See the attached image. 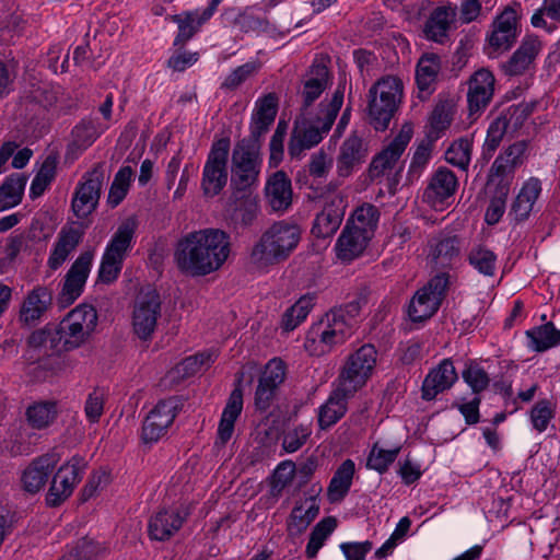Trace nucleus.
I'll return each instance as SVG.
<instances>
[{
  "label": "nucleus",
  "instance_id": "48",
  "mask_svg": "<svg viewBox=\"0 0 560 560\" xmlns=\"http://www.w3.org/2000/svg\"><path fill=\"white\" fill-rule=\"evenodd\" d=\"M26 180L21 176H11L0 187V211L18 206L23 196Z\"/></svg>",
  "mask_w": 560,
  "mask_h": 560
},
{
  "label": "nucleus",
  "instance_id": "9",
  "mask_svg": "<svg viewBox=\"0 0 560 560\" xmlns=\"http://www.w3.org/2000/svg\"><path fill=\"white\" fill-rule=\"evenodd\" d=\"M520 9L518 3L508 5L493 20L485 46V51L489 58H498L516 42L520 34Z\"/></svg>",
  "mask_w": 560,
  "mask_h": 560
},
{
  "label": "nucleus",
  "instance_id": "16",
  "mask_svg": "<svg viewBox=\"0 0 560 560\" xmlns=\"http://www.w3.org/2000/svg\"><path fill=\"white\" fill-rule=\"evenodd\" d=\"M347 206V198L340 191L325 195L323 209L314 220L312 233L323 238L334 235L343 220Z\"/></svg>",
  "mask_w": 560,
  "mask_h": 560
},
{
  "label": "nucleus",
  "instance_id": "15",
  "mask_svg": "<svg viewBox=\"0 0 560 560\" xmlns=\"http://www.w3.org/2000/svg\"><path fill=\"white\" fill-rule=\"evenodd\" d=\"M161 315L160 295L154 290L141 292L133 306L131 324L138 338L148 340L155 331Z\"/></svg>",
  "mask_w": 560,
  "mask_h": 560
},
{
  "label": "nucleus",
  "instance_id": "32",
  "mask_svg": "<svg viewBox=\"0 0 560 560\" xmlns=\"http://www.w3.org/2000/svg\"><path fill=\"white\" fill-rule=\"evenodd\" d=\"M208 9H197L192 11H185L172 18L173 22L177 24L178 33L174 39V46H184L190 40L200 27L208 22L213 14L206 15Z\"/></svg>",
  "mask_w": 560,
  "mask_h": 560
},
{
  "label": "nucleus",
  "instance_id": "56",
  "mask_svg": "<svg viewBox=\"0 0 560 560\" xmlns=\"http://www.w3.org/2000/svg\"><path fill=\"white\" fill-rule=\"evenodd\" d=\"M259 65L248 61L232 70L221 83V89L234 91L258 72Z\"/></svg>",
  "mask_w": 560,
  "mask_h": 560
},
{
  "label": "nucleus",
  "instance_id": "29",
  "mask_svg": "<svg viewBox=\"0 0 560 560\" xmlns=\"http://www.w3.org/2000/svg\"><path fill=\"white\" fill-rule=\"evenodd\" d=\"M366 154L362 139L357 135L350 136L340 147L337 158L338 175L348 177L364 162Z\"/></svg>",
  "mask_w": 560,
  "mask_h": 560
},
{
  "label": "nucleus",
  "instance_id": "39",
  "mask_svg": "<svg viewBox=\"0 0 560 560\" xmlns=\"http://www.w3.org/2000/svg\"><path fill=\"white\" fill-rule=\"evenodd\" d=\"M278 110V97L269 93L259 97L255 104V112L252 117V135L256 138L265 133L273 122Z\"/></svg>",
  "mask_w": 560,
  "mask_h": 560
},
{
  "label": "nucleus",
  "instance_id": "25",
  "mask_svg": "<svg viewBox=\"0 0 560 560\" xmlns=\"http://www.w3.org/2000/svg\"><path fill=\"white\" fill-rule=\"evenodd\" d=\"M458 375L451 359L442 360L431 369L422 384V398L434 399L440 393L450 389L457 381Z\"/></svg>",
  "mask_w": 560,
  "mask_h": 560
},
{
  "label": "nucleus",
  "instance_id": "38",
  "mask_svg": "<svg viewBox=\"0 0 560 560\" xmlns=\"http://www.w3.org/2000/svg\"><path fill=\"white\" fill-rule=\"evenodd\" d=\"M456 15L453 7H438L430 14L425 26V37L439 44L447 38L448 30Z\"/></svg>",
  "mask_w": 560,
  "mask_h": 560
},
{
  "label": "nucleus",
  "instance_id": "54",
  "mask_svg": "<svg viewBox=\"0 0 560 560\" xmlns=\"http://www.w3.org/2000/svg\"><path fill=\"white\" fill-rule=\"evenodd\" d=\"M509 121L505 116L497 117L489 126L487 130V137L483 143V155L492 156L495 150L499 148L504 135L506 133Z\"/></svg>",
  "mask_w": 560,
  "mask_h": 560
},
{
  "label": "nucleus",
  "instance_id": "59",
  "mask_svg": "<svg viewBox=\"0 0 560 560\" xmlns=\"http://www.w3.org/2000/svg\"><path fill=\"white\" fill-rule=\"evenodd\" d=\"M312 434L311 424H300L284 432L282 447L287 453L299 451Z\"/></svg>",
  "mask_w": 560,
  "mask_h": 560
},
{
  "label": "nucleus",
  "instance_id": "14",
  "mask_svg": "<svg viewBox=\"0 0 560 560\" xmlns=\"http://www.w3.org/2000/svg\"><path fill=\"white\" fill-rule=\"evenodd\" d=\"M413 135L410 124L402 125L397 136L373 159L370 166L372 178L389 175L401 170L400 158Z\"/></svg>",
  "mask_w": 560,
  "mask_h": 560
},
{
  "label": "nucleus",
  "instance_id": "41",
  "mask_svg": "<svg viewBox=\"0 0 560 560\" xmlns=\"http://www.w3.org/2000/svg\"><path fill=\"white\" fill-rule=\"evenodd\" d=\"M354 474L355 464L352 459L348 458L340 464L327 488L329 502L336 503L343 500L352 486Z\"/></svg>",
  "mask_w": 560,
  "mask_h": 560
},
{
  "label": "nucleus",
  "instance_id": "33",
  "mask_svg": "<svg viewBox=\"0 0 560 560\" xmlns=\"http://www.w3.org/2000/svg\"><path fill=\"white\" fill-rule=\"evenodd\" d=\"M542 191V185L539 178L529 177L525 180L512 203L511 212L516 220H525L534 211L539 196Z\"/></svg>",
  "mask_w": 560,
  "mask_h": 560
},
{
  "label": "nucleus",
  "instance_id": "18",
  "mask_svg": "<svg viewBox=\"0 0 560 560\" xmlns=\"http://www.w3.org/2000/svg\"><path fill=\"white\" fill-rule=\"evenodd\" d=\"M458 182L455 174L446 167L438 168L423 192V201L431 208L442 211L450 205Z\"/></svg>",
  "mask_w": 560,
  "mask_h": 560
},
{
  "label": "nucleus",
  "instance_id": "7",
  "mask_svg": "<svg viewBox=\"0 0 560 560\" xmlns=\"http://www.w3.org/2000/svg\"><path fill=\"white\" fill-rule=\"evenodd\" d=\"M96 324L97 313L91 305L81 304L69 312L56 326L63 351L82 346L94 331Z\"/></svg>",
  "mask_w": 560,
  "mask_h": 560
},
{
  "label": "nucleus",
  "instance_id": "53",
  "mask_svg": "<svg viewBox=\"0 0 560 560\" xmlns=\"http://www.w3.org/2000/svg\"><path fill=\"white\" fill-rule=\"evenodd\" d=\"M400 452V446L392 450H385L374 444L370 451L366 466L380 474L387 471L388 467L395 462Z\"/></svg>",
  "mask_w": 560,
  "mask_h": 560
},
{
  "label": "nucleus",
  "instance_id": "3",
  "mask_svg": "<svg viewBox=\"0 0 560 560\" xmlns=\"http://www.w3.org/2000/svg\"><path fill=\"white\" fill-rule=\"evenodd\" d=\"M354 326L355 318L347 310H331L311 326L305 337L304 348L311 355L326 354L350 338Z\"/></svg>",
  "mask_w": 560,
  "mask_h": 560
},
{
  "label": "nucleus",
  "instance_id": "36",
  "mask_svg": "<svg viewBox=\"0 0 560 560\" xmlns=\"http://www.w3.org/2000/svg\"><path fill=\"white\" fill-rule=\"evenodd\" d=\"M243 409V393L236 387L232 390L229 400L222 411L218 427L217 443L224 445L231 440L234 432V424Z\"/></svg>",
  "mask_w": 560,
  "mask_h": 560
},
{
  "label": "nucleus",
  "instance_id": "13",
  "mask_svg": "<svg viewBox=\"0 0 560 560\" xmlns=\"http://www.w3.org/2000/svg\"><path fill=\"white\" fill-rule=\"evenodd\" d=\"M85 466L84 458L80 456H73L60 466L46 494V503L49 506L60 505L72 494L84 474Z\"/></svg>",
  "mask_w": 560,
  "mask_h": 560
},
{
  "label": "nucleus",
  "instance_id": "1",
  "mask_svg": "<svg viewBox=\"0 0 560 560\" xmlns=\"http://www.w3.org/2000/svg\"><path fill=\"white\" fill-rule=\"evenodd\" d=\"M231 252L230 235L219 229L190 232L177 243L174 259L180 271L206 276L218 270Z\"/></svg>",
  "mask_w": 560,
  "mask_h": 560
},
{
  "label": "nucleus",
  "instance_id": "58",
  "mask_svg": "<svg viewBox=\"0 0 560 560\" xmlns=\"http://www.w3.org/2000/svg\"><path fill=\"white\" fill-rule=\"evenodd\" d=\"M553 416V406L547 399L537 401L529 412L532 425L539 433L547 430L548 424L552 420Z\"/></svg>",
  "mask_w": 560,
  "mask_h": 560
},
{
  "label": "nucleus",
  "instance_id": "11",
  "mask_svg": "<svg viewBox=\"0 0 560 560\" xmlns=\"http://www.w3.org/2000/svg\"><path fill=\"white\" fill-rule=\"evenodd\" d=\"M450 276L441 272L419 289L410 301L408 315L412 322H422L432 317L440 308L446 295Z\"/></svg>",
  "mask_w": 560,
  "mask_h": 560
},
{
  "label": "nucleus",
  "instance_id": "34",
  "mask_svg": "<svg viewBox=\"0 0 560 560\" xmlns=\"http://www.w3.org/2000/svg\"><path fill=\"white\" fill-rule=\"evenodd\" d=\"M371 236L345 225L336 243L337 257L342 261H351L359 257L366 248Z\"/></svg>",
  "mask_w": 560,
  "mask_h": 560
},
{
  "label": "nucleus",
  "instance_id": "42",
  "mask_svg": "<svg viewBox=\"0 0 560 560\" xmlns=\"http://www.w3.org/2000/svg\"><path fill=\"white\" fill-rule=\"evenodd\" d=\"M80 243V234L74 229H62L50 252L47 265L51 270L59 269L68 259L69 255Z\"/></svg>",
  "mask_w": 560,
  "mask_h": 560
},
{
  "label": "nucleus",
  "instance_id": "10",
  "mask_svg": "<svg viewBox=\"0 0 560 560\" xmlns=\"http://www.w3.org/2000/svg\"><path fill=\"white\" fill-rule=\"evenodd\" d=\"M254 143L243 139L232 152V185L237 190H248L258 184L261 160Z\"/></svg>",
  "mask_w": 560,
  "mask_h": 560
},
{
  "label": "nucleus",
  "instance_id": "5",
  "mask_svg": "<svg viewBox=\"0 0 560 560\" xmlns=\"http://www.w3.org/2000/svg\"><path fill=\"white\" fill-rule=\"evenodd\" d=\"M402 81L394 75L377 80L368 93V118L373 128L383 131L388 128L402 100Z\"/></svg>",
  "mask_w": 560,
  "mask_h": 560
},
{
  "label": "nucleus",
  "instance_id": "47",
  "mask_svg": "<svg viewBox=\"0 0 560 560\" xmlns=\"http://www.w3.org/2000/svg\"><path fill=\"white\" fill-rule=\"evenodd\" d=\"M26 420L28 424L37 430L49 427L57 416L56 405L49 401H39L31 405L26 409Z\"/></svg>",
  "mask_w": 560,
  "mask_h": 560
},
{
  "label": "nucleus",
  "instance_id": "20",
  "mask_svg": "<svg viewBox=\"0 0 560 560\" xmlns=\"http://www.w3.org/2000/svg\"><path fill=\"white\" fill-rule=\"evenodd\" d=\"M93 258V252H84L73 261L65 276L60 293L61 303L71 304L82 294L91 272Z\"/></svg>",
  "mask_w": 560,
  "mask_h": 560
},
{
  "label": "nucleus",
  "instance_id": "37",
  "mask_svg": "<svg viewBox=\"0 0 560 560\" xmlns=\"http://www.w3.org/2000/svg\"><path fill=\"white\" fill-rule=\"evenodd\" d=\"M441 70V59L436 54L427 52L417 63L416 82L421 96H428L434 90V85Z\"/></svg>",
  "mask_w": 560,
  "mask_h": 560
},
{
  "label": "nucleus",
  "instance_id": "21",
  "mask_svg": "<svg viewBox=\"0 0 560 560\" xmlns=\"http://www.w3.org/2000/svg\"><path fill=\"white\" fill-rule=\"evenodd\" d=\"M494 75L488 69L477 70L468 80L467 102L469 115H479L490 103L494 92Z\"/></svg>",
  "mask_w": 560,
  "mask_h": 560
},
{
  "label": "nucleus",
  "instance_id": "61",
  "mask_svg": "<svg viewBox=\"0 0 560 560\" xmlns=\"http://www.w3.org/2000/svg\"><path fill=\"white\" fill-rule=\"evenodd\" d=\"M284 377L285 366L283 362L279 359H272L266 364L258 383L278 388L283 383Z\"/></svg>",
  "mask_w": 560,
  "mask_h": 560
},
{
  "label": "nucleus",
  "instance_id": "27",
  "mask_svg": "<svg viewBox=\"0 0 560 560\" xmlns=\"http://www.w3.org/2000/svg\"><path fill=\"white\" fill-rule=\"evenodd\" d=\"M187 516L178 508L162 509L149 522V535L154 540H166L183 525Z\"/></svg>",
  "mask_w": 560,
  "mask_h": 560
},
{
  "label": "nucleus",
  "instance_id": "40",
  "mask_svg": "<svg viewBox=\"0 0 560 560\" xmlns=\"http://www.w3.org/2000/svg\"><path fill=\"white\" fill-rule=\"evenodd\" d=\"M329 71L324 65H313L306 75L302 100L303 106L301 110H310L312 103L317 100L328 85Z\"/></svg>",
  "mask_w": 560,
  "mask_h": 560
},
{
  "label": "nucleus",
  "instance_id": "22",
  "mask_svg": "<svg viewBox=\"0 0 560 560\" xmlns=\"http://www.w3.org/2000/svg\"><path fill=\"white\" fill-rule=\"evenodd\" d=\"M59 457L56 454H45L33 459L21 472V486L31 494L39 492L46 485Z\"/></svg>",
  "mask_w": 560,
  "mask_h": 560
},
{
  "label": "nucleus",
  "instance_id": "43",
  "mask_svg": "<svg viewBox=\"0 0 560 560\" xmlns=\"http://www.w3.org/2000/svg\"><path fill=\"white\" fill-rule=\"evenodd\" d=\"M430 258L436 267L452 266L460 255V241L456 236H446L431 243Z\"/></svg>",
  "mask_w": 560,
  "mask_h": 560
},
{
  "label": "nucleus",
  "instance_id": "19",
  "mask_svg": "<svg viewBox=\"0 0 560 560\" xmlns=\"http://www.w3.org/2000/svg\"><path fill=\"white\" fill-rule=\"evenodd\" d=\"M103 179V173L97 168L83 177L72 198V210L77 218L84 219L95 210Z\"/></svg>",
  "mask_w": 560,
  "mask_h": 560
},
{
  "label": "nucleus",
  "instance_id": "51",
  "mask_svg": "<svg viewBox=\"0 0 560 560\" xmlns=\"http://www.w3.org/2000/svg\"><path fill=\"white\" fill-rule=\"evenodd\" d=\"M469 264L483 276H493L497 267V255L482 245L474 246L468 254Z\"/></svg>",
  "mask_w": 560,
  "mask_h": 560
},
{
  "label": "nucleus",
  "instance_id": "60",
  "mask_svg": "<svg viewBox=\"0 0 560 560\" xmlns=\"http://www.w3.org/2000/svg\"><path fill=\"white\" fill-rule=\"evenodd\" d=\"M215 359V351H205L186 358L182 361L179 368L185 374H195L208 369Z\"/></svg>",
  "mask_w": 560,
  "mask_h": 560
},
{
  "label": "nucleus",
  "instance_id": "62",
  "mask_svg": "<svg viewBox=\"0 0 560 560\" xmlns=\"http://www.w3.org/2000/svg\"><path fill=\"white\" fill-rule=\"evenodd\" d=\"M332 167V158L324 151H318L311 156L308 173L315 179H325Z\"/></svg>",
  "mask_w": 560,
  "mask_h": 560
},
{
  "label": "nucleus",
  "instance_id": "49",
  "mask_svg": "<svg viewBox=\"0 0 560 560\" xmlns=\"http://www.w3.org/2000/svg\"><path fill=\"white\" fill-rule=\"evenodd\" d=\"M335 528L336 521L332 517H326L315 525L310 535V539L305 549L307 558H316L318 551L325 545V541L331 535Z\"/></svg>",
  "mask_w": 560,
  "mask_h": 560
},
{
  "label": "nucleus",
  "instance_id": "52",
  "mask_svg": "<svg viewBox=\"0 0 560 560\" xmlns=\"http://www.w3.org/2000/svg\"><path fill=\"white\" fill-rule=\"evenodd\" d=\"M472 142L468 138H460L454 141L445 152L447 163L466 170L471 159Z\"/></svg>",
  "mask_w": 560,
  "mask_h": 560
},
{
  "label": "nucleus",
  "instance_id": "17",
  "mask_svg": "<svg viewBox=\"0 0 560 560\" xmlns=\"http://www.w3.org/2000/svg\"><path fill=\"white\" fill-rule=\"evenodd\" d=\"M177 401L174 398L161 400L150 411L142 424V440L155 443L167 432L177 413Z\"/></svg>",
  "mask_w": 560,
  "mask_h": 560
},
{
  "label": "nucleus",
  "instance_id": "31",
  "mask_svg": "<svg viewBox=\"0 0 560 560\" xmlns=\"http://www.w3.org/2000/svg\"><path fill=\"white\" fill-rule=\"evenodd\" d=\"M319 513V502L316 497H308L299 501L292 509L287 521L290 536H300L306 530Z\"/></svg>",
  "mask_w": 560,
  "mask_h": 560
},
{
  "label": "nucleus",
  "instance_id": "26",
  "mask_svg": "<svg viewBox=\"0 0 560 560\" xmlns=\"http://www.w3.org/2000/svg\"><path fill=\"white\" fill-rule=\"evenodd\" d=\"M265 197L273 212H285L292 205V185L282 171L272 174L265 187Z\"/></svg>",
  "mask_w": 560,
  "mask_h": 560
},
{
  "label": "nucleus",
  "instance_id": "12",
  "mask_svg": "<svg viewBox=\"0 0 560 560\" xmlns=\"http://www.w3.org/2000/svg\"><path fill=\"white\" fill-rule=\"evenodd\" d=\"M229 152L228 138H221L212 143L202 170L201 189L206 196H217L225 187Z\"/></svg>",
  "mask_w": 560,
  "mask_h": 560
},
{
  "label": "nucleus",
  "instance_id": "63",
  "mask_svg": "<svg viewBox=\"0 0 560 560\" xmlns=\"http://www.w3.org/2000/svg\"><path fill=\"white\" fill-rule=\"evenodd\" d=\"M287 126L279 122L275 133L271 137L270 148V164L277 166L283 158V141L285 137Z\"/></svg>",
  "mask_w": 560,
  "mask_h": 560
},
{
  "label": "nucleus",
  "instance_id": "2",
  "mask_svg": "<svg viewBox=\"0 0 560 560\" xmlns=\"http://www.w3.org/2000/svg\"><path fill=\"white\" fill-rule=\"evenodd\" d=\"M343 103V90H336L328 103H320L319 110L313 115L311 110H301L295 119L294 129L289 143L292 159H302L305 151L317 145L326 135Z\"/></svg>",
  "mask_w": 560,
  "mask_h": 560
},
{
  "label": "nucleus",
  "instance_id": "50",
  "mask_svg": "<svg viewBox=\"0 0 560 560\" xmlns=\"http://www.w3.org/2000/svg\"><path fill=\"white\" fill-rule=\"evenodd\" d=\"M510 192V182H498L495 191L486 210L485 220L488 224H497L505 212L506 199Z\"/></svg>",
  "mask_w": 560,
  "mask_h": 560
},
{
  "label": "nucleus",
  "instance_id": "45",
  "mask_svg": "<svg viewBox=\"0 0 560 560\" xmlns=\"http://www.w3.org/2000/svg\"><path fill=\"white\" fill-rule=\"evenodd\" d=\"M528 347L537 352L546 351L560 343V330L552 323H547L526 331Z\"/></svg>",
  "mask_w": 560,
  "mask_h": 560
},
{
  "label": "nucleus",
  "instance_id": "4",
  "mask_svg": "<svg viewBox=\"0 0 560 560\" xmlns=\"http://www.w3.org/2000/svg\"><path fill=\"white\" fill-rule=\"evenodd\" d=\"M301 240L298 224L281 220L271 224L260 236L252 252V259L258 266L284 260L296 248Z\"/></svg>",
  "mask_w": 560,
  "mask_h": 560
},
{
  "label": "nucleus",
  "instance_id": "46",
  "mask_svg": "<svg viewBox=\"0 0 560 560\" xmlns=\"http://www.w3.org/2000/svg\"><path fill=\"white\" fill-rule=\"evenodd\" d=\"M315 300V293H307L302 295L290 308H288L282 317L283 329L291 331L303 323L313 308Z\"/></svg>",
  "mask_w": 560,
  "mask_h": 560
},
{
  "label": "nucleus",
  "instance_id": "55",
  "mask_svg": "<svg viewBox=\"0 0 560 560\" xmlns=\"http://www.w3.org/2000/svg\"><path fill=\"white\" fill-rule=\"evenodd\" d=\"M131 177L132 170L130 166L121 167L116 173L108 194V202L113 207L118 206L126 197L131 183Z\"/></svg>",
  "mask_w": 560,
  "mask_h": 560
},
{
  "label": "nucleus",
  "instance_id": "6",
  "mask_svg": "<svg viewBox=\"0 0 560 560\" xmlns=\"http://www.w3.org/2000/svg\"><path fill=\"white\" fill-rule=\"evenodd\" d=\"M137 226L135 218H127L108 241L98 268L101 282L109 284L120 275L124 260L132 249Z\"/></svg>",
  "mask_w": 560,
  "mask_h": 560
},
{
  "label": "nucleus",
  "instance_id": "24",
  "mask_svg": "<svg viewBox=\"0 0 560 560\" xmlns=\"http://www.w3.org/2000/svg\"><path fill=\"white\" fill-rule=\"evenodd\" d=\"M542 44L538 36L526 35L518 48L510 59L502 66L508 75H520L528 71L541 51Z\"/></svg>",
  "mask_w": 560,
  "mask_h": 560
},
{
  "label": "nucleus",
  "instance_id": "8",
  "mask_svg": "<svg viewBox=\"0 0 560 560\" xmlns=\"http://www.w3.org/2000/svg\"><path fill=\"white\" fill-rule=\"evenodd\" d=\"M376 361L375 347L363 345L347 358L336 384L341 386V390L355 394L372 376Z\"/></svg>",
  "mask_w": 560,
  "mask_h": 560
},
{
  "label": "nucleus",
  "instance_id": "57",
  "mask_svg": "<svg viewBox=\"0 0 560 560\" xmlns=\"http://www.w3.org/2000/svg\"><path fill=\"white\" fill-rule=\"evenodd\" d=\"M462 376L475 394L483 392L490 384V377L486 370L475 362H470L466 365Z\"/></svg>",
  "mask_w": 560,
  "mask_h": 560
},
{
  "label": "nucleus",
  "instance_id": "23",
  "mask_svg": "<svg viewBox=\"0 0 560 560\" xmlns=\"http://www.w3.org/2000/svg\"><path fill=\"white\" fill-rule=\"evenodd\" d=\"M527 151L525 141H517L505 148L494 160L490 170V184L509 180L512 183L515 170L524 163Z\"/></svg>",
  "mask_w": 560,
  "mask_h": 560
},
{
  "label": "nucleus",
  "instance_id": "28",
  "mask_svg": "<svg viewBox=\"0 0 560 560\" xmlns=\"http://www.w3.org/2000/svg\"><path fill=\"white\" fill-rule=\"evenodd\" d=\"M352 396L354 394L341 390V386L336 384L327 400L318 408V427L326 430L336 424L346 415L348 399Z\"/></svg>",
  "mask_w": 560,
  "mask_h": 560
},
{
  "label": "nucleus",
  "instance_id": "35",
  "mask_svg": "<svg viewBox=\"0 0 560 560\" xmlns=\"http://www.w3.org/2000/svg\"><path fill=\"white\" fill-rule=\"evenodd\" d=\"M27 345L28 352H33L30 355L31 359H39L63 351L56 327L50 326L33 331L27 339Z\"/></svg>",
  "mask_w": 560,
  "mask_h": 560
},
{
  "label": "nucleus",
  "instance_id": "30",
  "mask_svg": "<svg viewBox=\"0 0 560 560\" xmlns=\"http://www.w3.org/2000/svg\"><path fill=\"white\" fill-rule=\"evenodd\" d=\"M51 293L45 287H36L25 296L21 310L20 319L26 325L36 324L51 305Z\"/></svg>",
  "mask_w": 560,
  "mask_h": 560
},
{
  "label": "nucleus",
  "instance_id": "64",
  "mask_svg": "<svg viewBox=\"0 0 560 560\" xmlns=\"http://www.w3.org/2000/svg\"><path fill=\"white\" fill-rule=\"evenodd\" d=\"M100 552V547L92 540H83L73 551L61 560H93Z\"/></svg>",
  "mask_w": 560,
  "mask_h": 560
},
{
  "label": "nucleus",
  "instance_id": "44",
  "mask_svg": "<svg viewBox=\"0 0 560 560\" xmlns=\"http://www.w3.org/2000/svg\"><path fill=\"white\" fill-rule=\"evenodd\" d=\"M378 218L380 213L377 208L373 205L365 203L354 210L346 225L373 237Z\"/></svg>",
  "mask_w": 560,
  "mask_h": 560
}]
</instances>
